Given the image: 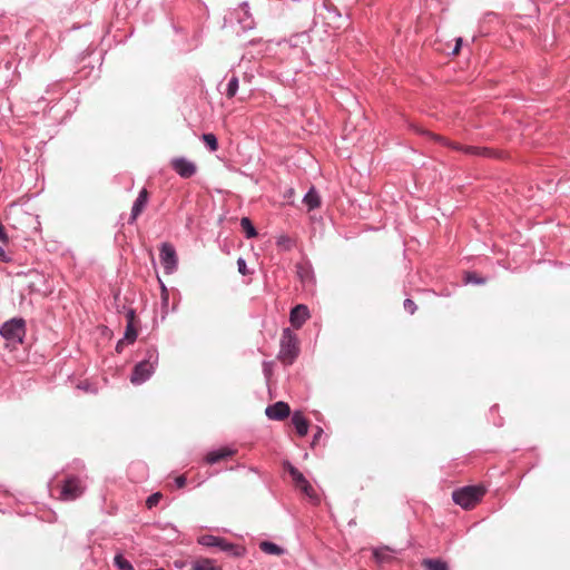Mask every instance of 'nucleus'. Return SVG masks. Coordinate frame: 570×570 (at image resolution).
I'll return each instance as SVG.
<instances>
[{"label": "nucleus", "instance_id": "obj_4", "mask_svg": "<svg viewBox=\"0 0 570 570\" xmlns=\"http://www.w3.org/2000/svg\"><path fill=\"white\" fill-rule=\"evenodd\" d=\"M0 334L9 342L21 343L26 334V325L22 318H12L0 328Z\"/></svg>", "mask_w": 570, "mask_h": 570}, {"label": "nucleus", "instance_id": "obj_21", "mask_svg": "<svg viewBox=\"0 0 570 570\" xmlns=\"http://www.w3.org/2000/svg\"><path fill=\"white\" fill-rule=\"evenodd\" d=\"M390 552L393 550L389 547H381L373 550V557L377 562H387L391 560Z\"/></svg>", "mask_w": 570, "mask_h": 570}, {"label": "nucleus", "instance_id": "obj_25", "mask_svg": "<svg viewBox=\"0 0 570 570\" xmlns=\"http://www.w3.org/2000/svg\"><path fill=\"white\" fill-rule=\"evenodd\" d=\"M238 90V78L233 76L227 85L226 96L233 98Z\"/></svg>", "mask_w": 570, "mask_h": 570}, {"label": "nucleus", "instance_id": "obj_19", "mask_svg": "<svg viewBox=\"0 0 570 570\" xmlns=\"http://www.w3.org/2000/svg\"><path fill=\"white\" fill-rule=\"evenodd\" d=\"M193 570H222L212 559H198L193 563Z\"/></svg>", "mask_w": 570, "mask_h": 570}, {"label": "nucleus", "instance_id": "obj_9", "mask_svg": "<svg viewBox=\"0 0 570 570\" xmlns=\"http://www.w3.org/2000/svg\"><path fill=\"white\" fill-rule=\"evenodd\" d=\"M154 372V364L150 362V360H144L139 362L131 374V383L134 384H140L149 379V376Z\"/></svg>", "mask_w": 570, "mask_h": 570}, {"label": "nucleus", "instance_id": "obj_39", "mask_svg": "<svg viewBox=\"0 0 570 570\" xmlns=\"http://www.w3.org/2000/svg\"><path fill=\"white\" fill-rule=\"evenodd\" d=\"M121 344H122V341H119L118 344H117V351H119Z\"/></svg>", "mask_w": 570, "mask_h": 570}, {"label": "nucleus", "instance_id": "obj_7", "mask_svg": "<svg viewBox=\"0 0 570 570\" xmlns=\"http://www.w3.org/2000/svg\"><path fill=\"white\" fill-rule=\"evenodd\" d=\"M160 262L167 274L173 273L177 267V255L173 245L164 243L160 247Z\"/></svg>", "mask_w": 570, "mask_h": 570}, {"label": "nucleus", "instance_id": "obj_8", "mask_svg": "<svg viewBox=\"0 0 570 570\" xmlns=\"http://www.w3.org/2000/svg\"><path fill=\"white\" fill-rule=\"evenodd\" d=\"M170 166L183 178H189L197 171V166L184 157L171 159Z\"/></svg>", "mask_w": 570, "mask_h": 570}, {"label": "nucleus", "instance_id": "obj_24", "mask_svg": "<svg viewBox=\"0 0 570 570\" xmlns=\"http://www.w3.org/2000/svg\"><path fill=\"white\" fill-rule=\"evenodd\" d=\"M218 542H219L218 537H214V535H209V534L202 535L198 539V543L202 546H205V547H216V544H218Z\"/></svg>", "mask_w": 570, "mask_h": 570}, {"label": "nucleus", "instance_id": "obj_14", "mask_svg": "<svg viewBox=\"0 0 570 570\" xmlns=\"http://www.w3.org/2000/svg\"><path fill=\"white\" fill-rule=\"evenodd\" d=\"M292 423L299 436H305L308 432V421L298 411L294 412Z\"/></svg>", "mask_w": 570, "mask_h": 570}, {"label": "nucleus", "instance_id": "obj_17", "mask_svg": "<svg viewBox=\"0 0 570 570\" xmlns=\"http://www.w3.org/2000/svg\"><path fill=\"white\" fill-rule=\"evenodd\" d=\"M422 566L426 570H449L448 563L441 559H430V558L423 559Z\"/></svg>", "mask_w": 570, "mask_h": 570}, {"label": "nucleus", "instance_id": "obj_10", "mask_svg": "<svg viewBox=\"0 0 570 570\" xmlns=\"http://www.w3.org/2000/svg\"><path fill=\"white\" fill-rule=\"evenodd\" d=\"M265 412L269 419L281 421L289 415L291 409L287 403L279 401L273 405L267 406Z\"/></svg>", "mask_w": 570, "mask_h": 570}, {"label": "nucleus", "instance_id": "obj_1", "mask_svg": "<svg viewBox=\"0 0 570 570\" xmlns=\"http://www.w3.org/2000/svg\"><path fill=\"white\" fill-rule=\"evenodd\" d=\"M423 134L428 135L431 139L448 146L454 150L463 151L466 155L474 156V157H483V158H498L500 157V153L488 148V147H476V146H463L458 142L450 141L445 137H442L436 134H432L430 131H422Z\"/></svg>", "mask_w": 570, "mask_h": 570}, {"label": "nucleus", "instance_id": "obj_20", "mask_svg": "<svg viewBox=\"0 0 570 570\" xmlns=\"http://www.w3.org/2000/svg\"><path fill=\"white\" fill-rule=\"evenodd\" d=\"M259 549L265 553L275 556H281L284 552V550L279 546L269 541H262L259 543Z\"/></svg>", "mask_w": 570, "mask_h": 570}, {"label": "nucleus", "instance_id": "obj_31", "mask_svg": "<svg viewBox=\"0 0 570 570\" xmlns=\"http://www.w3.org/2000/svg\"><path fill=\"white\" fill-rule=\"evenodd\" d=\"M404 308L411 313V314H414V312L416 311V305L415 303L412 301V299H405L404 301Z\"/></svg>", "mask_w": 570, "mask_h": 570}, {"label": "nucleus", "instance_id": "obj_22", "mask_svg": "<svg viewBox=\"0 0 570 570\" xmlns=\"http://www.w3.org/2000/svg\"><path fill=\"white\" fill-rule=\"evenodd\" d=\"M240 226L247 238H254L257 236V232L248 217H243L240 219Z\"/></svg>", "mask_w": 570, "mask_h": 570}, {"label": "nucleus", "instance_id": "obj_29", "mask_svg": "<svg viewBox=\"0 0 570 570\" xmlns=\"http://www.w3.org/2000/svg\"><path fill=\"white\" fill-rule=\"evenodd\" d=\"M277 245L283 247L286 250H289L292 248V246H293V242L287 236H281V237L277 238Z\"/></svg>", "mask_w": 570, "mask_h": 570}, {"label": "nucleus", "instance_id": "obj_36", "mask_svg": "<svg viewBox=\"0 0 570 570\" xmlns=\"http://www.w3.org/2000/svg\"><path fill=\"white\" fill-rule=\"evenodd\" d=\"M0 261L1 262H7L8 261V257L6 255V252L3 250L2 247H0Z\"/></svg>", "mask_w": 570, "mask_h": 570}, {"label": "nucleus", "instance_id": "obj_27", "mask_svg": "<svg viewBox=\"0 0 570 570\" xmlns=\"http://www.w3.org/2000/svg\"><path fill=\"white\" fill-rule=\"evenodd\" d=\"M137 338V331L135 328V324H127L126 326V333H125V340L129 343L135 342Z\"/></svg>", "mask_w": 570, "mask_h": 570}, {"label": "nucleus", "instance_id": "obj_6", "mask_svg": "<svg viewBox=\"0 0 570 570\" xmlns=\"http://www.w3.org/2000/svg\"><path fill=\"white\" fill-rule=\"evenodd\" d=\"M286 470L289 473L295 487L309 498L315 497V491L305 476L291 463H286Z\"/></svg>", "mask_w": 570, "mask_h": 570}, {"label": "nucleus", "instance_id": "obj_30", "mask_svg": "<svg viewBox=\"0 0 570 570\" xmlns=\"http://www.w3.org/2000/svg\"><path fill=\"white\" fill-rule=\"evenodd\" d=\"M237 266H238V272L242 275H247L249 273L245 259L238 258L237 259Z\"/></svg>", "mask_w": 570, "mask_h": 570}, {"label": "nucleus", "instance_id": "obj_12", "mask_svg": "<svg viewBox=\"0 0 570 570\" xmlns=\"http://www.w3.org/2000/svg\"><path fill=\"white\" fill-rule=\"evenodd\" d=\"M149 193L146 188L141 189L139 193L137 199L134 203L132 209H131V216H130V223L135 222L138 216L145 210L146 205L148 203Z\"/></svg>", "mask_w": 570, "mask_h": 570}, {"label": "nucleus", "instance_id": "obj_11", "mask_svg": "<svg viewBox=\"0 0 570 570\" xmlns=\"http://www.w3.org/2000/svg\"><path fill=\"white\" fill-rule=\"evenodd\" d=\"M308 317L307 306L299 304L291 311L289 321L295 328H301Z\"/></svg>", "mask_w": 570, "mask_h": 570}, {"label": "nucleus", "instance_id": "obj_37", "mask_svg": "<svg viewBox=\"0 0 570 570\" xmlns=\"http://www.w3.org/2000/svg\"><path fill=\"white\" fill-rule=\"evenodd\" d=\"M322 433H323V430L318 428L316 434L314 435L313 444L315 442H317V440L321 438Z\"/></svg>", "mask_w": 570, "mask_h": 570}, {"label": "nucleus", "instance_id": "obj_35", "mask_svg": "<svg viewBox=\"0 0 570 570\" xmlns=\"http://www.w3.org/2000/svg\"><path fill=\"white\" fill-rule=\"evenodd\" d=\"M461 43H462V39H461V38H459V39L456 40V45H455V48H454V50H453V53H454V55H458V53H459V50H460V46H461Z\"/></svg>", "mask_w": 570, "mask_h": 570}, {"label": "nucleus", "instance_id": "obj_16", "mask_svg": "<svg viewBox=\"0 0 570 570\" xmlns=\"http://www.w3.org/2000/svg\"><path fill=\"white\" fill-rule=\"evenodd\" d=\"M220 550L232 553L233 556L240 557L244 554L245 549L239 546H234L228 543L225 539L219 538L218 544H216Z\"/></svg>", "mask_w": 570, "mask_h": 570}, {"label": "nucleus", "instance_id": "obj_33", "mask_svg": "<svg viewBox=\"0 0 570 570\" xmlns=\"http://www.w3.org/2000/svg\"><path fill=\"white\" fill-rule=\"evenodd\" d=\"M135 318H136L135 311L134 309H129L126 313L127 324H135Z\"/></svg>", "mask_w": 570, "mask_h": 570}, {"label": "nucleus", "instance_id": "obj_15", "mask_svg": "<svg viewBox=\"0 0 570 570\" xmlns=\"http://www.w3.org/2000/svg\"><path fill=\"white\" fill-rule=\"evenodd\" d=\"M237 12H242L243 17L238 16V22L243 26L244 30H250L254 28V21L250 17L248 4L246 2L242 3L237 9Z\"/></svg>", "mask_w": 570, "mask_h": 570}, {"label": "nucleus", "instance_id": "obj_3", "mask_svg": "<svg viewBox=\"0 0 570 570\" xmlns=\"http://www.w3.org/2000/svg\"><path fill=\"white\" fill-rule=\"evenodd\" d=\"M298 352L297 336L289 328H285L281 338L279 360L285 364H292Z\"/></svg>", "mask_w": 570, "mask_h": 570}, {"label": "nucleus", "instance_id": "obj_5", "mask_svg": "<svg viewBox=\"0 0 570 570\" xmlns=\"http://www.w3.org/2000/svg\"><path fill=\"white\" fill-rule=\"evenodd\" d=\"M85 492V487L82 485V482L77 476H69L65 480L61 492H60V500L63 501H73L81 497Z\"/></svg>", "mask_w": 570, "mask_h": 570}, {"label": "nucleus", "instance_id": "obj_18", "mask_svg": "<svg viewBox=\"0 0 570 570\" xmlns=\"http://www.w3.org/2000/svg\"><path fill=\"white\" fill-rule=\"evenodd\" d=\"M305 205L308 207L309 210L315 209L320 207L321 199L318 194L316 193L315 188H311L308 193L305 195L304 200Z\"/></svg>", "mask_w": 570, "mask_h": 570}, {"label": "nucleus", "instance_id": "obj_38", "mask_svg": "<svg viewBox=\"0 0 570 570\" xmlns=\"http://www.w3.org/2000/svg\"><path fill=\"white\" fill-rule=\"evenodd\" d=\"M469 282L480 283V281L475 277V275L469 274L468 275Z\"/></svg>", "mask_w": 570, "mask_h": 570}, {"label": "nucleus", "instance_id": "obj_32", "mask_svg": "<svg viewBox=\"0 0 570 570\" xmlns=\"http://www.w3.org/2000/svg\"><path fill=\"white\" fill-rule=\"evenodd\" d=\"M9 240V237L6 233V228L4 226L0 223V242H2L3 244H7Z\"/></svg>", "mask_w": 570, "mask_h": 570}, {"label": "nucleus", "instance_id": "obj_13", "mask_svg": "<svg viewBox=\"0 0 570 570\" xmlns=\"http://www.w3.org/2000/svg\"><path fill=\"white\" fill-rule=\"evenodd\" d=\"M234 453H235L234 450H230L228 448H222L219 450L209 452L206 455V462L209 463V464H214V463H217V462H219L222 460L230 458L232 455H234Z\"/></svg>", "mask_w": 570, "mask_h": 570}, {"label": "nucleus", "instance_id": "obj_28", "mask_svg": "<svg viewBox=\"0 0 570 570\" xmlns=\"http://www.w3.org/2000/svg\"><path fill=\"white\" fill-rule=\"evenodd\" d=\"M163 498V494L160 492H156L154 494H151L147 501H146V505L151 509L153 507L157 505L158 502L160 501V499Z\"/></svg>", "mask_w": 570, "mask_h": 570}, {"label": "nucleus", "instance_id": "obj_34", "mask_svg": "<svg viewBox=\"0 0 570 570\" xmlns=\"http://www.w3.org/2000/svg\"><path fill=\"white\" fill-rule=\"evenodd\" d=\"M175 482H176V485L181 489L186 485V476L185 475H179L175 479Z\"/></svg>", "mask_w": 570, "mask_h": 570}, {"label": "nucleus", "instance_id": "obj_2", "mask_svg": "<svg viewBox=\"0 0 570 570\" xmlns=\"http://www.w3.org/2000/svg\"><path fill=\"white\" fill-rule=\"evenodd\" d=\"M485 490L482 487L469 485L455 490L452 493L453 501L463 509H472L484 495Z\"/></svg>", "mask_w": 570, "mask_h": 570}, {"label": "nucleus", "instance_id": "obj_26", "mask_svg": "<svg viewBox=\"0 0 570 570\" xmlns=\"http://www.w3.org/2000/svg\"><path fill=\"white\" fill-rule=\"evenodd\" d=\"M115 564L120 570H134L129 561H127L121 554H117L114 559Z\"/></svg>", "mask_w": 570, "mask_h": 570}, {"label": "nucleus", "instance_id": "obj_23", "mask_svg": "<svg viewBox=\"0 0 570 570\" xmlns=\"http://www.w3.org/2000/svg\"><path fill=\"white\" fill-rule=\"evenodd\" d=\"M203 140L206 144V146H208L210 151L217 150L218 142H217V138H216V136L214 134H204L203 135Z\"/></svg>", "mask_w": 570, "mask_h": 570}]
</instances>
